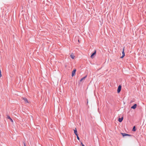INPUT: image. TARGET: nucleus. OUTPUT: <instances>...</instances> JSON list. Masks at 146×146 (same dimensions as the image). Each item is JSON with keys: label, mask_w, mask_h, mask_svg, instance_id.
<instances>
[{"label": "nucleus", "mask_w": 146, "mask_h": 146, "mask_svg": "<svg viewBox=\"0 0 146 146\" xmlns=\"http://www.w3.org/2000/svg\"><path fill=\"white\" fill-rule=\"evenodd\" d=\"M121 85H119L118 87L117 90V92L118 93H119L121 90Z\"/></svg>", "instance_id": "1"}, {"label": "nucleus", "mask_w": 146, "mask_h": 146, "mask_svg": "<svg viewBox=\"0 0 146 146\" xmlns=\"http://www.w3.org/2000/svg\"><path fill=\"white\" fill-rule=\"evenodd\" d=\"M121 134L122 135L123 137H124L125 136H127L129 137L131 136V135L130 134H128L126 133H121Z\"/></svg>", "instance_id": "2"}, {"label": "nucleus", "mask_w": 146, "mask_h": 146, "mask_svg": "<svg viewBox=\"0 0 146 146\" xmlns=\"http://www.w3.org/2000/svg\"><path fill=\"white\" fill-rule=\"evenodd\" d=\"M76 71V69L74 70H73L72 71V77L73 76L75 75Z\"/></svg>", "instance_id": "3"}, {"label": "nucleus", "mask_w": 146, "mask_h": 146, "mask_svg": "<svg viewBox=\"0 0 146 146\" xmlns=\"http://www.w3.org/2000/svg\"><path fill=\"white\" fill-rule=\"evenodd\" d=\"M124 48H123V51H122V55L120 57L121 58H123L125 56V53L124 52Z\"/></svg>", "instance_id": "4"}, {"label": "nucleus", "mask_w": 146, "mask_h": 146, "mask_svg": "<svg viewBox=\"0 0 146 146\" xmlns=\"http://www.w3.org/2000/svg\"><path fill=\"white\" fill-rule=\"evenodd\" d=\"M96 50H95L94 52H93L91 55L90 56V57L92 58H93V56L96 54Z\"/></svg>", "instance_id": "5"}, {"label": "nucleus", "mask_w": 146, "mask_h": 146, "mask_svg": "<svg viewBox=\"0 0 146 146\" xmlns=\"http://www.w3.org/2000/svg\"><path fill=\"white\" fill-rule=\"evenodd\" d=\"M137 106V105L136 104H134L131 107V108L135 109L136 108Z\"/></svg>", "instance_id": "6"}, {"label": "nucleus", "mask_w": 146, "mask_h": 146, "mask_svg": "<svg viewBox=\"0 0 146 146\" xmlns=\"http://www.w3.org/2000/svg\"><path fill=\"white\" fill-rule=\"evenodd\" d=\"M123 119V117H122L121 118H119V119L118 120V121L119 122H121L122 121Z\"/></svg>", "instance_id": "7"}, {"label": "nucleus", "mask_w": 146, "mask_h": 146, "mask_svg": "<svg viewBox=\"0 0 146 146\" xmlns=\"http://www.w3.org/2000/svg\"><path fill=\"white\" fill-rule=\"evenodd\" d=\"M74 133H75V135L76 136H77V135H78L77 133V131L76 128L75 130H74Z\"/></svg>", "instance_id": "8"}, {"label": "nucleus", "mask_w": 146, "mask_h": 146, "mask_svg": "<svg viewBox=\"0 0 146 146\" xmlns=\"http://www.w3.org/2000/svg\"><path fill=\"white\" fill-rule=\"evenodd\" d=\"M7 118L9 119L11 122H13V119L10 117L9 116L7 115Z\"/></svg>", "instance_id": "9"}, {"label": "nucleus", "mask_w": 146, "mask_h": 146, "mask_svg": "<svg viewBox=\"0 0 146 146\" xmlns=\"http://www.w3.org/2000/svg\"><path fill=\"white\" fill-rule=\"evenodd\" d=\"M23 99L25 102L27 103H28V101L27 100V99H26V98H23Z\"/></svg>", "instance_id": "10"}, {"label": "nucleus", "mask_w": 146, "mask_h": 146, "mask_svg": "<svg viewBox=\"0 0 146 146\" xmlns=\"http://www.w3.org/2000/svg\"><path fill=\"white\" fill-rule=\"evenodd\" d=\"M86 77H87V76H84V77L82 78L80 80V81L81 82L82 81L84 80L86 78Z\"/></svg>", "instance_id": "11"}, {"label": "nucleus", "mask_w": 146, "mask_h": 146, "mask_svg": "<svg viewBox=\"0 0 146 146\" xmlns=\"http://www.w3.org/2000/svg\"><path fill=\"white\" fill-rule=\"evenodd\" d=\"M70 57H71V58L73 59L74 58V55L73 54H71L70 55Z\"/></svg>", "instance_id": "12"}, {"label": "nucleus", "mask_w": 146, "mask_h": 146, "mask_svg": "<svg viewBox=\"0 0 146 146\" xmlns=\"http://www.w3.org/2000/svg\"><path fill=\"white\" fill-rule=\"evenodd\" d=\"M132 131H136L135 127V126H134L133 128Z\"/></svg>", "instance_id": "13"}, {"label": "nucleus", "mask_w": 146, "mask_h": 146, "mask_svg": "<svg viewBox=\"0 0 146 146\" xmlns=\"http://www.w3.org/2000/svg\"><path fill=\"white\" fill-rule=\"evenodd\" d=\"M77 136V139H78V140H80V138H79V137L78 136V135H77V136Z\"/></svg>", "instance_id": "14"}, {"label": "nucleus", "mask_w": 146, "mask_h": 146, "mask_svg": "<svg viewBox=\"0 0 146 146\" xmlns=\"http://www.w3.org/2000/svg\"><path fill=\"white\" fill-rule=\"evenodd\" d=\"M81 144L82 145V144H83V143L82 142H81Z\"/></svg>", "instance_id": "15"}, {"label": "nucleus", "mask_w": 146, "mask_h": 146, "mask_svg": "<svg viewBox=\"0 0 146 146\" xmlns=\"http://www.w3.org/2000/svg\"><path fill=\"white\" fill-rule=\"evenodd\" d=\"M24 146H26L25 144V143H24Z\"/></svg>", "instance_id": "16"}, {"label": "nucleus", "mask_w": 146, "mask_h": 146, "mask_svg": "<svg viewBox=\"0 0 146 146\" xmlns=\"http://www.w3.org/2000/svg\"><path fill=\"white\" fill-rule=\"evenodd\" d=\"M82 146H85L84 144H82Z\"/></svg>", "instance_id": "17"}]
</instances>
